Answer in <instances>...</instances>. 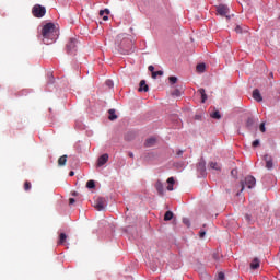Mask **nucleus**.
<instances>
[{"label":"nucleus","instance_id":"obj_34","mask_svg":"<svg viewBox=\"0 0 280 280\" xmlns=\"http://www.w3.org/2000/svg\"><path fill=\"white\" fill-rule=\"evenodd\" d=\"M235 32H236V34H242V26L237 25L235 27Z\"/></svg>","mask_w":280,"mask_h":280},{"label":"nucleus","instance_id":"obj_42","mask_svg":"<svg viewBox=\"0 0 280 280\" xmlns=\"http://www.w3.org/2000/svg\"><path fill=\"white\" fill-rule=\"evenodd\" d=\"M245 219L247 220V222H250V215L249 214H246Z\"/></svg>","mask_w":280,"mask_h":280},{"label":"nucleus","instance_id":"obj_4","mask_svg":"<svg viewBox=\"0 0 280 280\" xmlns=\"http://www.w3.org/2000/svg\"><path fill=\"white\" fill-rule=\"evenodd\" d=\"M106 207V199L103 197H98L94 202V208L96 211H104Z\"/></svg>","mask_w":280,"mask_h":280},{"label":"nucleus","instance_id":"obj_11","mask_svg":"<svg viewBox=\"0 0 280 280\" xmlns=\"http://www.w3.org/2000/svg\"><path fill=\"white\" fill-rule=\"evenodd\" d=\"M253 98H254L256 102H262V101H264V97H261V93L259 92L258 89H256V90L253 91Z\"/></svg>","mask_w":280,"mask_h":280},{"label":"nucleus","instance_id":"obj_10","mask_svg":"<svg viewBox=\"0 0 280 280\" xmlns=\"http://www.w3.org/2000/svg\"><path fill=\"white\" fill-rule=\"evenodd\" d=\"M140 93L141 92H144V93H148V91H150V88L148 86V84H145V80H141L140 81V86H139V90H138Z\"/></svg>","mask_w":280,"mask_h":280},{"label":"nucleus","instance_id":"obj_23","mask_svg":"<svg viewBox=\"0 0 280 280\" xmlns=\"http://www.w3.org/2000/svg\"><path fill=\"white\" fill-rule=\"evenodd\" d=\"M211 170H215L217 172H220L222 167L217 162H210Z\"/></svg>","mask_w":280,"mask_h":280},{"label":"nucleus","instance_id":"obj_32","mask_svg":"<svg viewBox=\"0 0 280 280\" xmlns=\"http://www.w3.org/2000/svg\"><path fill=\"white\" fill-rule=\"evenodd\" d=\"M205 235H207V232L203 230H200V232H199L200 240H202V237H205Z\"/></svg>","mask_w":280,"mask_h":280},{"label":"nucleus","instance_id":"obj_22","mask_svg":"<svg viewBox=\"0 0 280 280\" xmlns=\"http://www.w3.org/2000/svg\"><path fill=\"white\" fill-rule=\"evenodd\" d=\"M199 93H200V95H201V102H202V104H205V102H207V93H206V91H205V89H199V91H198Z\"/></svg>","mask_w":280,"mask_h":280},{"label":"nucleus","instance_id":"obj_44","mask_svg":"<svg viewBox=\"0 0 280 280\" xmlns=\"http://www.w3.org/2000/svg\"><path fill=\"white\" fill-rule=\"evenodd\" d=\"M129 156H130V159H133L135 158V153L129 152Z\"/></svg>","mask_w":280,"mask_h":280},{"label":"nucleus","instance_id":"obj_25","mask_svg":"<svg viewBox=\"0 0 280 280\" xmlns=\"http://www.w3.org/2000/svg\"><path fill=\"white\" fill-rule=\"evenodd\" d=\"M86 187L88 189H95V180L93 179L88 180Z\"/></svg>","mask_w":280,"mask_h":280},{"label":"nucleus","instance_id":"obj_13","mask_svg":"<svg viewBox=\"0 0 280 280\" xmlns=\"http://www.w3.org/2000/svg\"><path fill=\"white\" fill-rule=\"evenodd\" d=\"M108 14H110V10L108 9L100 11V16H103V21H108Z\"/></svg>","mask_w":280,"mask_h":280},{"label":"nucleus","instance_id":"obj_43","mask_svg":"<svg viewBox=\"0 0 280 280\" xmlns=\"http://www.w3.org/2000/svg\"><path fill=\"white\" fill-rule=\"evenodd\" d=\"M122 54H130V49H125Z\"/></svg>","mask_w":280,"mask_h":280},{"label":"nucleus","instance_id":"obj_15","mask_svg":"<svg viewBox=\"0 0 280 280\" xmlns=\"http://www.w3.org/2000/svg\"><path fill=\"white\" fill-rule=\"evenodd\" d=\"M65 242H67V234L61 233L59 235V241L57 242L58 246H62V244H65Z\"/></svg>","mask_w":280,"mask_h":280},{"label":"nucleus","instance_id":"obj_33","mask_svg":"<svg viewBox=\"0 0 280 280\" xmlns=\"http://www.w3.org/2000/svg\"><path fill=\"white\" fill-rule=\"evenodd\" d=\"M217 279L218 280H224V272H219Z\"/></svg>","mask_w":280,"mask_h":280},{"label":"nucleus","instance_id":"obj_45","mask_svg":"<svg viewBox=\"0 0 280 280\" xmlns=\"http://www.w3.org/2000/svg\"><path fill=\"white\" fill-rule=\"evenodd\" d=\"M69 176H75V172L71 171V172L69 173Z\"/></svg>","mask_w":280,"mask_h":280},{"label":"nucleus","instance_id":"obj_28","mask_svg":"<svg viewBox=\"0 0 280 280\" xmlns=\"http://www.w3.org/2000/svg\"><path fill=\"white\" fill-rule=\"evenodd\" d=\"M30 189H32V183H30V182L26 180V182L24 183V190H25V191H30Z\"/></svg>","mask_w":280,"mask_h":280},{"label":"nucleus","instance_id":"obj_12","mask_svg":"<svg viewBox=\"0 0 280 280\" xmlns=\"http://www.w3.org/2000/svg\"><path fill=\"white\" fill-rule=\"evenodd\" d=\"M265 161H266V168L267 170H272L273 164H272V158H270V155L266 154L264 156Z\"/></svg>","mask_w":280,"mask_h":280},{"label":"nucleus","instance_id":"obj_5","mask_svg":"<svg viewBox=\"0 0 280 280\" xmlns=\"http://www.w3.org/2000/svg\"><path fill=\"white\" fill-rule=\"evenodd\" d=\"M217 12L220 16H226L228 19H231V16H229V7H226L225 4H220L219 7H217Z\"/></svg>","mask_w":280,"mask_h":280},{"label":"nucleus","instance_id":"obj_48","mask_svg":"<svg viewBox=\"0 0 280 280\" xmlns=\"http://www.w3.org/2000/svg\"><path fill=\"white\" fill-rule=\"evenodd\" d=\"M177 154H178V155L183 154V151H179Z\"/></svg>","mask_w":280,"mask_h":280},{"label":"nucleus","instance_id":"obj_18","mask_svg":"<svg viewBox=\"0 0 280 280\" xmlns=\"http://www.w3.org/2000/svg\"><path fill=\"white\" fill-rule=\"evenodd\" d=\"M250 268L252 270H257L259 268V260L258 258H254L253 261L250 262Z\"/></svg>","mask_w":280,"mask_h":280},{"label":"nucleus","instance_id":"obj_26","mask_svg":"<svg viewBox=\"0 0 280 280\" xmlns=\"http://www.w3.org/2000/svg\"><path fill=\"white\" fill-rule=\"evenodd\" d=\"M171 95H173V97H180L182 92H180V90L175 89V90L171 93Z\"/></svg>","mask_w":280,"mask_h":280},{"label":"nucleus","instance_id":"obj_17","mask_svg":"<svg viewBox=\"0 0 280 280\" xmlns=\"http://www.w3.org/2000/svg\"><path fill=\"white\" fill-rule=\"evenodd\" d=\"M58 165L60 167H63V165H67V155H62L58 159Z\"/></svg>","mask_w":280,"mask_h":280},{"label":"nucleus","instance_id":"obj_46","mask_svg":"<svg viewBox=\"0 0 280 280\" xmlns=\"http://www.w3.org/2000/svg\"><path fill=\"white\" fill-rule=\"evenodd\" d=\"M72 196H78V192L77 191L72 192Z\"/></svg>","mask_w":280,"mask_h":280},{"label":"nucleus","instance_id":"obj_41","mask_svg":"<svg viewBox=\"0 0 280 280\" xmlns=\"http://www.w3.org/2000/svg\"><path fill=\"white\" fill-rule=\"evenodd\" d=\"M149 71H151V73H154V66H149Z\"/></svg>","mask_w":280,"mask_h":280},{"label":"nucleus","instance_id":"obj_37","mask_svg":"<svg viewBox=\"0 0 280 280\" xmlns=\"http://www.w3.org/2000/svg\"><path fill=\"white\" fill-rule=\"evenodd\" d=\"M167 190L168 191H174V184H168Z\"/></svg>","mask_w":280,"mask_h":280},{"label":"nucleus","instance_id":"obj_35","mask_svg":"<svg viewBox=\"0 0 280 280\" xmlns=\"http://www.w3.org/2000/svg\"><path fill=\"white\" fill-rule=\"evenodd\" d=\"M252 145L253 148H257L259 145V140H254Z\"/></svg>","mask_w":280,"mask_h":280},{"label":"nucleus","instance_id":"obj_40","mask_svg":"<svg viewBox=\"0 0 280 280\" xmlns=\"http://www.w3.org/2000/svg\"><path fill=\"white\" fill-rule=\"evenodd\" d=\"M183 222H184V224H186V226H189V225H190L188 219H184Z\"/></svg>","mask_w":280,"mask_h":280},{"label":"nucleus","instance_id":"obj_47","mask_svg":"<svg viewBox=\"0 0 280 280\" xmlns=\"http://www.w3.org/2000/svg\"><path fill=\"white\" fill-rule=\"evenodd\" d=\"M124 43H126V40ZM124 43L120 44V47H124Z\"/></svg>","mask_w":280,"mask_h":280},{"label":"nucleus","instance_id":"obj_1","mask_svg":"<svg viewBox=\"0 0 280 280\" xmlns=\"http://www.w3.org/2000/svg\"><path fill=\"white\" fill-rule=\"evenodd\" d=\"M42 36L44 45H51L56 43L57 34H56V25L54 23H47L42 28Z\"/></svg>","mask_w":280,"mask_h":280},{"label":"nucleus","instance_id":"obj_31","mask_svg":"<svg viewBox=\"0 0 280 280\" xmlns=\"http://www.w3.org/2000/svg\"><path fill=\"white\" fill-rule=\"evenodd\" d=\"M260 132H266V122L260 124Z\"/></svg>","mask_w":280,"mask_h":280},{"label":"nucleus","instance_id":"obj_27","mask_svg":"<svg viewBox=\"0 0 280 280\" xmlns=\"http://www.w3.org/2000/svg\"><path fill=\"white\" fill-rule=\"evenodd\" d=\"M159 75H163V71L159 70V71L152 72L153 80H156V78H159Z\"/></svg>","mask_w":280,"mask_h":280},{"label":"nucleus","instance_id":"obj_39","mask_svg":"<svg viewBox=\"0 0 280 280\" xmlns=\"http://www.w3.org/2000/svg\"><path fill=\"white\" fill-rule=\"evenodd\" d=\"M69 205H75V199L74 198H70L69 199Z\"/></svg>","mask_w":280,"mask_h":280},{"label":"nucleus","instance_id":"obj_36","mask_svg":"<svg viewBox=\"0 0 280 280\" xmlns=\"http://www.w3.org/2000/svg\"><path fill=\"white\" fill-rule=\"evenodd\" d=\"M167 183H168V185H174V183H175L174 177H170L167 179Z\"/></svg>","mask_w":280,"mask_h":280},{"label":"nucleus","instance_id":"obj_9","mask_svg":"<svg viewBox=\"0 0 280 280\" xmlns=\"http://www.w3.org/2000/svg\"><path fill=\"white\" fill-rule=\"evenodd\" d=\"M206 170H207V167H206L205 161H200V162L197 164V171L200 172L201 176H205Z\"/></svg>","mask_w":280,"mask_h":280},{"label":"nucleus","instance_id":"obj_14","mask_svg":"<svg viewBox=\"0 0 280 280\" xmlns=\"http://www.w3.org/2000/svg\"><path fill=\"white\" fill-rule=\"evenodd\" d=\"M154 143H156V139L149 138V139L145 140L144 145H145V148H152V145H154Z\"/></svg>","mask_w":280,"mask_h":280},{"label":"nucleus","instance_id":"obj_19","mask_svg":"<svg viewBox=\"0 0 280 280\" xmlns=\"http://www.w3.org/2000/svg\"><path fill=\"white\" fill-rule=\"evenodd\" d=\"M108 114H109L108 116L109 121H115V119H117V114H115V109H109Z\"/></svg>","mask_w":280,"mask_h":280},{"label":"nucleus","instance_id":"obj_7","mask_svg":"<svg viewBox=\"0 0 280 280\" xmlns=\"http://www.w3.org/2000/svg\"><path fill=\"white\" fill-rule=\"evenodd\" d=\"M106 163H108V153H104L98 158L97 167H102L103 165H106Z\"/></svg>","mask_w":280,"mask_h":280},{"label":"nucleus","instance_id":"obj_21","mask_svg":"<svg viewBox=\"0 0 280 280\" xmlns=\"http://www.w3.org/2000/svg\"><path fill=\"white\" fill-rule=\"evenodd\" d=\"M172 218H174V212L166 211L165 214H164V221L170 222V220H172Z\"/></svg>","mask_w":280,"mask_h":280},{"label":"nucleus","instance_id":"obj_8","mask_svg":"<svg viewBox=\"0 0 280 280\" xmlns=\"http://www.w3.org/2000/svg\"><path fill=\"white\" fill-rule=\"evenodd\" d=\"M155 189H156L159 196H163V194H165V189H164L163 183H161V180H158L155 183Z\"/></svg>","mask_w":280,"mask_h":280},{"label":"nucleus","instance_id":"obj_38","mask_svg":"<svg viewBox=\"0 0 280 280\" xmlns=\"http://www.w3.org/2000/svg\"><path fill=\"white\" fill-rule=\"evenodd\" d=\"M231 174L234 176V178L237 177V170H235V168L232 170V171H231Z\"/></svg>","mask_w":280,"mask_h":280},{"label":"nucleus","instance_id":"obj_16","mask_svg":"<svg viewBox=\"0 0 280 280\" xmlns=\"http://www.w3.org/2000/svg\"><path fill=\"white\" fill-rule=\"evenodd\" d=\"M206 69H207V66L205 63H199L196 67L197 73H205Z\"/></svg>","mask_w":280,"mask_h":280},{"label":"nucleus","instance_id":"obj_6","mask_svg":"<svg viewBox=\"0 0 280 280\" xmlns=\"http://www.w3.org/2000/svg\"><path fill=\"white\" fill-rule=\"evenodd\" d=\"M77 47H78V39L71 38L67 44L68 54H73V51H77Z\"/></svg>","mask_w":280,"mask_h":280},{"label":"nucleus","instance_id":"obj_29","mask_svg":"<svg viewBox=\"0 0 280 280\" xmlns=\"http://www.w3.org/2000/svg\"><path fill=\"white\" fill-rule=\"evenodd\" d=\"M168 82H170V84H176V83L178 82V78H176V77H170V78H168Z\"/></svg>","mask_w":280,"mask_h":280},{"label":"nucleus","instance_id":"obj_2","mask_svg":"<svg viewBox=\"0 0 280 280\" xmlns=\"http://www.w3.org/2000/svg\"><path fill=\"white\" fill-rule=\"evenodd\" d=\"M32 14L35 19H43L47 14V9L40 4H35L32 9Z\"/></svg>","mask_w":280,"mask_h":280},{"label":"nucleus","instance_id":"obj_20","mask_svg":"<svg viewBox=\"0 0 280 280\" xmlns=\"http://www.w3.org/2000/svg\"><path fill=\"white\" fill-rule=\"evenodd\" d=\"M245 126H246V128H248V130H250L253 128V126H255V119L247 118Z\"/></svg>","mask_w":280,"mask_h":280},{"label":"nucleus","instance_id":"obj_24","mask_svg":"<svg viewBox=\"0 0 280 280\" xmlns=\"http://www.w3.org/2000/svg\"><path fill=\"white\" fill-rule=\"evenodd\" d=\"M210 117H212V119H222V115H220V112H218V110L210 114Z\"/></svg>","mask_w":280,"mask_h":280},{"label":"nucleus","instance_id":"obj_30","mask_svg":"<svg viewBox=\"0 0 280 280\" xmlns=\"http://www.w3.org/2000/svg\"><path fill=\"white\" fill-rule=\"evenodd\" d=\"M105 84H106V86H108L109 89H113V86H114V83H113L112 80H107V81L105 82Z\"/></svg>","mask_w":280,"mask_h":280},{"label":"nucleus","instance_id":"obj_3","mask_svg":"<svg viewBox=\"0 0 280 280\" xmlns=\"http://www.w3.org/2000/svg\"><path fill=\"white\" fill-rule=\"evenodd\" d=\"M257 180L253 176L245 177L244 182H241V191H244V188L247 187L248 189H253L255 187Z\"/></svg>","mask_w":280,"mask_h":280}]
</instances>
